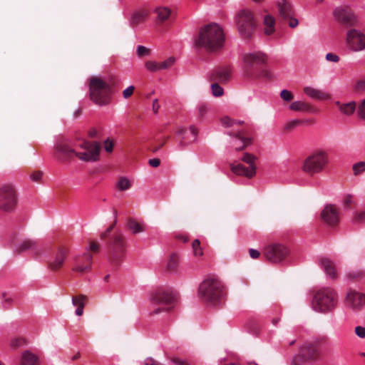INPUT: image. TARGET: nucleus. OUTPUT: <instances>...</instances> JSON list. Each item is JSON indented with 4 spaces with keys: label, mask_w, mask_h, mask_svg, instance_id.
<instances>
[{
    "label": "nucleus",
    "mask_w": 365,
    "mask_h": 365,
    "mask_svg": "<svg viewBox=\"0 0 365 365\" xmlns=\"http://www.w3.org/2000/svg\"><path fill=\"white\" fill-rule=\"evenodd\" d=\"M134 90H135L134 86H129L128 88H127L126 89H125L123 91V97L125 98H128L129 97H130L133 95Z\"/></svg>",
    "instance_id": "nucleus-55"
},
{
    "label": "nucleus",
    "mask_w": 365,
    "mask_h": 365,
    "mask_svg": "<svg viewBox=\"0 0 365 365\" xmlns=\"http://www.w3.org/2000/svg\"><path fill=\"white\" fill-rule=\"evenodd\" d=\"M89 250L94 253H98L100 250L99 243L95 241L91 242Z\"/></svg>",
    "instance_id": "nucleus-57"
},
{
    "label": "nucleus",
    "mask_w": 365,
    "mask_h": 365,
    "mask_svg": "<svg viewBox=\"0 0 365 365\" xmlns=\"http://www.w3.org/2000/svg\"><path fill=\"white\" fill-rule=\"evenodd\" d=\"M302 123V120H291L289 122H288L285 125H284V130L285 132H291L292 130H293L296 127H297L298 125H299L301 123Z\"/></svg>",
    "instance_id": "nucleus-42"
},
{
    "label": "nucleus",
    "mask_w": 365,
    "mask_h": 365,
    "mask_svg": "<svg viewBox=\"0 0 365 365\" xmlns=\"http://www.w3.org/2000/svg\"><path fill=\"white\" fill-rule=\"evenodd\" d=\"M220 83L217 82H212L211 85V90L212 93L215 97H220L223 95L224 90L223 88L219 85Z\"/></svg>",
    "instance_id": "nucleus-39"
},
{
    "label": "nucleus",
    "mask_w": 365,
    "mask_h": 365,
    "mask_svg": "<svg viewBox=\"0 0 365 365\" xmlns=\"http://www.w3.org/2000/svg\"><path fill=\"white\" fill-rule=\"evenodd\" d=\"M354 221L356 223H363L365 222V212H356L354 217Z\"/></svg>",
    "instance_id": "nucleus-50"
},
{
    "label": "nucleus",
    "mask_w": 365,
    "mask_h": 365,
    "mask_svg": "<svg viewBox=\"0 0 365 365\" xmlns=\"http://www.w3.org/2000/svg\"><path fill=\"white\" fill-rule=\"evenodd\" d=\"M36 356L29 351H25L22 354L21 365H36Z\"/></svg>",
    "instance_id": "nucleus-35"
},
{
    "label": "nucleus",
    "mask_w": 365,
    "mask_h": 365,
    "mask_svg": "<svg viewBox=\"0 0 365 365\" xmlns=\"http://www.w3.org/2000/svg\"><path fill=\"white\" fill-rule=\"evenodd\" d=\"M221 123L223 125L226 127H232L235 125V120L231 119L230 118L227 116H225L221 118Z\"/></svg>",
    "instance_id": "nucleus-51"
},
{
    "label": "nucleus",
    "mask_w": 365,
    "mask_h": 365,
    "mask_svg": "<svg viewBox=\"0 0 365 365\" xmlns=\"http://www.w3.org/2000/svg\"><path fill=\"white\" fill-rule=\"evenodd\" d=\"M126 227L133 234L135 235L145 231V225L133 218H128L126 222Z\"/></svg>",
    "instance_id": "nucleus-29"
},
{
    "label": "nucleus",
    "mask_w": 365,
    "mask_h": 365,
    "mask_svg": "<svg viewBox=\"0 0 365 365\" xmlns=\"http://www.w3.org/2000/svg\"><path fill=\"white\" fill-rule=\"evenodd\" d=\"M42 174L41 171H35L31 175V179L35 182H38L42 177Z\"/></svg>",
    "instance_id": "nucleus-60"
},
{
    "label": "nucleus",
    "mask_w": 365,
    "mask_h": 365,
    "mask_svg": "<svg viewBox=\"0 0 365 365\" xmlns=\"http://www.w3.org/2000/svg\"><path fill=\"white\" fill-rule=\"evenodd\" d=\"M145 68L151 72L160 71L159 63L158 62L148 61L145 63Z\"/></svg>",
    "instance_id": "nucleus-47"
},
{
    "label": "nucleus",
    "mask_w": 365,
    "mask_h": 365,
    "mask_svg": "<svg viewBox=\"0 0 365 365\" xmlns=\"http://www.w3.org/2000/svg\"><path fill=\"white\" fill-rule=\"evenodd\" d=\"M150 54V49L144 46H138L137 47V55L139 58L148 56Z\"/></svg>",
    "instance_id": "nucleus-45"
},
{
    "label": "nucleus",
    "mask_w": 365,
    "mask_h": 365,
    "mask_svg": "<svg viewBox=\"0 0 365 365\" xmlns=\"http://www.w3.org/2000/svg\"><path fill=\"white\" fill-rule=\"evenodd\" d=\"M152 299L154 303L160 306L153 312L154 314H158L162 311L168 312L174 307L176 295L170 290H159L155 292Z\"/></svg>",
    "instance_id": "nucleus-13"
},
{
    "label": "nucleus",
    "mask_w": 365,
    "mask_h": 365,
    "mask_svg": "<svg viewBox=\"0 0 365 365\" xmlns=\"http://www.w3.org/2000/svg\"><path fill=\"white\" fill-rule=\"evenodd\" d=\"M336 292L330 287L319 289L314 295L312 306L314 311L322 314L332 312L336 307Z\"/></svg>",
    "instance_id": "nucleus-6"
},
{
    "label": "nucleus",
    "mask_w": 365,
    "mask_h": 365,
    "mask_svg": "<svg viewBox=\"0 0 365 365\" xmlns=\"http://www.w3.org/2000/svg\"><path fill=\"white\" fill-rule=\"evenodd\" d=\"M334 104L337 106L339 110L346 115H351L356 109V103L354 101H351L346 103H342L340 101H335Z\"/></svg>",
    "instance_id": "nucleus-26"
},
{
    "label": "nucleus",
    "mask_w": 365,
    "mask_h": 365,
    "mask_svg": "<svg viewBox=\"0 0 365 365\" xmlns=\"http://www.w3.org/2000/svg\"><path fill=\"white\" fill-rule=\"evenodd\" d=\"M113 142L111 141L109 138L107 139L104 143V148L106 152L110 153L113 149Z\"/></svg>",
    "instance_id": "nucleus-56"
},
{
    "label": "nucleus",
    "mask_w": 365,
    "mask_h": 365,
    "mask_svg": "<svg viewBox=\"0 0 365 365\" xmlns=\"http://www.w3.org/2000/svg\"><path fill=\"white\" fill-rule=\"evenodd\" d=\"M68 252L69 250L66 246L63 245H58L53 250L50 259L48 261L49 269L55 272L60 270L63 266Z\"/></svg>",
    "instance_id": "nucleus-18"
},
{
    "label": "nucleus",
    "mask_w": 365,
    "mask_h": 365,
    "mask_svg": "<svg viewBox=\"0 0 365 365\" xmlns=\"http://www.w3.org/2000/svg\"><path fill=\"white\" fill-rule=\"evenodd\" d=\"M148 163L150 166L153 168H157L160 164V160L159 158L150 159Z\"/></svg>",
    "instance_id": "nucleus-64"
},
{
    "label": "nucleus",
    "mask_w": 365,
    "mask_h": 365,
    "mask_svg": "<svg viewBox=\"0 0 365 365\" xmlns=\"http://www.w3.org/2000/svg\"><path fill=\"white\" fill-rule=\"evenodd\" d=\"M128 247L126 237L117 232L110 235L107 242L109 260L112 264L118 266L123 260Z\"/></svg>",
    "instance_id": "nucleus-7"
},
{
    "label": "nucleus",
    "mask_w": 365,
    "mask_h": 365,
    "mask_svg": "<svg viewBox=\"0 0 365 365\" xmlns=\"http://www.w3.org/2000/svg\"><path fill=\"white\" fill-rule=\"evenodd\" d=\"M157 14L156 23L161 24L166 21L171 14V10L167 7H158L155 9Z\"/></svg>",
    "instance_id": "nucleus-32"
},
{
    "label": "nucleus",
    "mask_w": 365,
    "mask_h": 365,
    "mask_svg": "<svg viewBox=\"0 0 365 365\" xmlns=\"http://www.w3.org/2000/svg\"><path fill=\"white\" fill-rule=\"evenodd\" d=\"M193 254L195 257H200L203 255L202 250L200 247V242L198 240H193L192 243Z\"/></svg>",
    "instance_id": "nucleus-41"
},
{
    "label": "nucleus",
    "mask_w": 365,
    "mask_h": 365,
    "mask_svg": "<svg viewBox=\"0 0 365 365\" xmlns=\"http://www.w3.org/2000/svg\"><path fill=\"white\" fill-rule=\"evenodd\" d=\"M365 274L362 271H356L349 272L347 276L349 279H358L364 277Z\"/></svg>",
    "instance_id": "nucleus-49"
},
{
    "label": "nucleus",
    "mask_w": 365,
    "mask_h": 365,
    "mask_svg": "<svg viewBox=\"0 0 365 365\" xmlns=\"http://www.w3.org/2000/svg\"><path fill=\"white\" fill-rule=\"evenodd\" d=\"M144 365H163V364L158 362L154 359L149 357L145 359Z\"/></svg>",
    "instance_id": "nucleus-59"
},
{
    "label": "nucleus",
    "mask_w": 365,
    "mask_h": 365,
    "mask_svg": "<svg viewBox=\"0 0 365 365\" xmlns=\"http://www.w3.org/2000/svg\"><path fill=\"white\" fill-rule=\"evenodd\" d=\"M357 113L361 119L365 120V98L359 101L357 106Z\"/></svg>",
    "instance_id": "nucleus-44"
},
{
    "label": "nucleus",
    "mask_w": 365,
    "mask_h": 365,
    "mask_svg": "<svg viewBox=\"0 0 365 365\" xmlns=\"http://www.w3.org/2000/svg\"><path fill=\"white\" fill-rule=\"evenodd\" d=\"M320 352L317 343H306L300 349L299 353L294 356L291 365H304L319 359Z\"/></svg>",
    "instance_id": "nucleus-11"
},
{
    "label": "nucleus",
    "mask_w": 365,
    "mask_h": 365,
    "mask_svg": "<svg viewBox=\"0 0 365 365\" xmlns=\"http://www.w3.org/2000/svg\"><path fill=\"white\" fill-rule=\"evenodd\" d=\"M116 222L117 220L115 218L114 222L107 228V230L101 235V238L102 240L105 239L108 236V235L113 230L116 225Z\"/></svg>",
    "instance_id": "nucleus-53"
},
{
    "label": "nucleus",
    "mask_w": 365,
    "mask_h": 365,
    "mask_svg": "<svg viewBox=\"0 0 365 365\" xmlns=\"http://www.w3.org/2000/svg\"><path fill=\"white\" fill-rule=\"evenodd\" d=\"M175 59L173 57H169L164 61L159 63L160 70H165L170 68L175 63Z\"/></svg>",
    "instance_id": "nucleus-43"
},
{
    "label": "nucleus",
    "mask_w": 365,
    "mask_h": 365,
    "mask_svg": "<svg viewBox=\"0 0 365 365\" xmlns=\"http://www.w3.org/2000/svg\"><path fill=\"white\" fill-rule=\"evenodd\" d=\"M353 91L359 95H365V79H359L355 83Z\"/></svg>",
    "instance_id": "nucleus-37"
},
{
    "label": "nucleus",
    "mask_w": 365,
    "mask_h": 365,
    "mask_svg": "<svg viewBox=\"0 0 365 365\" xmlns=\"http://www.w3.org/2000/svg\"><path fill=\"white\" fill-rule=\"evenodd\" d=\"M289 253L284 245L273 243L266 246L262 252L264 257L269 262L277 264L283 262Z\"/></svg>",
    "instance_id": "nucleus-14"
},
{
    "label": "nucleus",
    "mask_w": 365,
    "mask_h": 365,
    "mask_svg": "<svg viewBox=\"0 0 365 365\" xmlns=\"http://www.w3.org/2000/svg\"><path fill=\"white\" fill-rule=\"evenodd\" d=\"M86 300L87 297L83 294H79L72 297V304L73 306L77 307L76 310V314L77 316H81L83 314Z\"/></svg>",
    "instance_id": "nucleus-28"
},
{
    "label": "nucleus",
    "mask_w": 365,
    "mask_h": 365,
    "mask_svg": "<svg viewBox=\"0 0 365 365\" xmlns=\"http://www.w3.org/2000/svg\"><path fill=\"white\" fill-rule=\"evenodd\" d=\"M81 147L86 151L83 153L76 152L71 147L68 140H59L55 146L54 155L63 163L71 160L75 156L83 161L97 160L101 150V145L98 143L86 141Z\"/></svg>",
    "instance_id": "nucleus-1"
},
{
    "label": "nucleus",
    "mask_w": 365,
    "mask_h": 365,
    "mask_svg": "<svg viewBox=\"0 0 365 365\" xmlns=\"http://www.w3.org/2000/svg\"><path fill=\"white\" fill-rule=\"evenodd\" d=\"M353 173L355 176L361 175L365 171V162H359L353 165Z\"/></svg>",
    "instance_id": "nucleus-38"
},
{
    "label": "nucleus",
    "mask_w": 365,
    "mask_h": 365,
    "mask_svg": "<svg viewBox=\"0 0 365 365\" xmlns=\"http://www.w3.org/2000/svg\"><path fill=\"white\" fill-rule=\"evenodd\" d=\"M335 20L344 28L349 29L359 25V21L349 7H337L333 11Z\"/></svg>",
    "instance_id": "nucleus-16"
},
{
    "label": "nucleus",
    "mask_w": 365,
    "mask_h": 365,
    "mask_svg": "<svg viewBox=\"0 0 365 365\" xmlns=\"http://www.w3.org/2000/svg\"><path fill=\"white\" fill-rule=\"evenodd\" d=\"M290 109L294 111L314 113L316 109L309 103L304 101H294L290 105Z\"/></svg>",
    "instance_id": "nucleus-27"
},
{
    "label": "nucleus",
    "mask_w": 365,
    "mask_h": 365,
    "mask_svg": "<svg viewBox=\"0 0 365 365\" xmlns=\"http://www.w3.org/2000/svg\"><path fill=\"white\" fill-rule=\"evenodd\" d=\"M169 137H165L163 138V140H162V142H160L159 144L158 145H154V144H150L148 150L150 151H151L152 153H155L156 152H158L167 142V140H168Z\"/></svg>",
    "instance_id": "nucleus-46"
},
{
    "label": "nucleus",
    "mask_w": 365,
    "mask_h": 365,
    "mask_svg": "<svg viewBox=\"0 0 365 365\" xmlns=\"http://www.w3.org/2000/svg\"><path fill=\"white\" fill-rule=\"evenodd\" d=\"M198 296L202 301L217 305L224 297L223 285L217 279L207 278L200 284Z\"/></svg>",
    "instance_id": "nucleus-5"
},
{
    "label": "nucleus",
    "mask_w": 365,
    "mask_h": 365,
    "mask_svg": "<svg viewBox=\"0 0 365 365\" xmlns=\"http://www.w3.org/2000/svg\"><path fill=\"white\" fill-rule=\"evenodd\" d=\"M90 97L96 104L106 105L110 101V86L102 78L92 77L90 79Z\"/></svg>",
    "instance_id": "nucleus-9"
},
{
    "label": "nucleus",
    "mask_w": 365,
    "mask_h": 365,
    "mask_svg": "<svg viewBox=\"0 0 365 365\" xmlns=\"http://www.w3.org/2000/svg\"><path fill=\"white\" fill-rule=\"evenodd\" d=\"M352 196L350 195H348L345 196L343 200V205L345 208H349L352 204Z\"/></svg>",
    "instance_id": "nucleus-58"
},
{
    "label": "nucleus",
    "mask_w": 365,
    "mask_h": 365,
    "mask_svg": "<svg viewBox=\"0 0 365 365\" xmlns=\"http://www.w3.org/2000/svg\"><path fill=\"white\" fill-rule=\"evenodd\" d=\"M275 3L277 6L279 18L287 22L290 28H296L299 21L294 17V11L291 4L287 0H275Z\"/></svg>",
    "instance_id": "nucleus-17"
},
{
    "label": "nucleus",
    "mask_w": 365,
    "mask_h": 365,
    "mask_svg": "<svg viewBox=\"0 0 365 365\" xmlns=\"http://www.w3.org/2000/svg\"><path fill=\"white\" fill-rule=\"evenodd\" d=\"M245 133L244 130L229 133V135L235 137V138H237L242 142V145L240 148H236V150H238V151L242 150L248 145H250L251 143L252 139L250 138L245 137Z\"/></svg>",
    "instance_id": "nucleus-30"
},
{
    "label": "nucleus",
    "mask_w": 365,
    "mask_h": 365,
    "mask_svg": "<svg viewBox=\"0 0 365 365\" xmlns=\"http://www.w3.org/2000/svg\"><path fill=\"white\" fill-rule=\"evenodd\" d=\"M321 266L327 276L331 279L337 278L338 274L336 265L333 261L329 258L321 259Z\"/></svg>",
    "instance_id": "nucleus-25"
},
{
    "label": "nucleus",
    "mask_w": 365,
    "mask_h": 365,
    "mask_svg": "<svg viewBox=\"0 0 365 365\" xmlns=\"http://www.w3.org/2000/svg\"><path fill=\"white\" fill-rule=\"evenodd\" d=\"M346 302L352 309H359L365 304V294L350 290L346 295Z\"/></svg>",
    "instance_id": "nucleus-22"
},
{
    "label": "nucleus",
    "mask_w": 365,
    "mask_h": 365,
    "mask_svg": "<svg viewBox=\"0 0 365 365\" xmlns=\"http://www.w3.org/2000/svg\"><path fill=\"white\" fill-rule=\"evenodd\" d=\"M207 107L205 105H200L199 107H198V115H199V117L200 118H202L207 113Z\"/></svg>",
    "instance_id": "nucleus-62"
},
{
    "label": "nucleus",
    "mask_w": 365,
    "mask_h": 365,
    "mask_svg": "<svg viewBox=\"0 0 365 365\" xmlns=\"http://www.w3.org/2000/svg\"><path fill=\"white\" fill-rule=\"evenodd\" d=\"M303 91L309 97L315 100L325 101L331 98L330 94L325 93L322 90L317 89L310 86L304 87L303 88Z\"/></svg>",
    "instance_id": "nucleus-24"
},
{
    "label": "nucleus",
    "mask_w": 365,
    "mask_h": 365,
    "mask_svg": "<svg viewBox=\"0 0 365 365\" xmlns=\"http://www.w3.org/2000/svg\"><path fill=\"white\" fill-rule=\"evenodd\" d=\"M18 203L17 192L11 185H4L0 187V210L12 212Z\"/></svg>",
    "instance_id": "nucleus-10"
},
{
    "label": "nucleus",
    "mask_w": 365,
    "mask_h": 365,
    "mask_svg": "<svg viewBox=\"0 0 365 365\" xmlns=\"http://www.w3.org/2000/svg\"><path fill=\"white\" fill-rule=\"evenodd\" d=\"M327 61L334 63H338L340 60L339 56L334 53H328L326 54Z\"/></svg>",
    "instance_id": "nucleus-52"
},
{
    "label": "nucleus",
    "mask_w": 365,
    "mask_h": 365,
    "mask_svg": "<svg viewBox=\"0 0 365 365\" xmlns=\"http://www.w3.org/2000/svg\"><path fill=\"white\" fill-rule=\"evenodd\" d=\"M249 254L250 257L254 259H258L260 256V252L255 249H250Z\"/></svg>",
    "instance_id": "nucleus-61"
},
{
    "label": "nucleus",
    "mask_w": 365,
    "mask_h": 365,
    "mask_svg": "<svg viewBox=\"0 0 365 365\" xmlns=\"http://www.w3.org/2000/svg\"><path fill=\"white\" fill-rule=\"evenodd\" d=\"M257 158L250 153H244L242 160L248 165V167L238 163L237 165L231 164L230 169L232 172L237 175H243L248 178H253L256 174L255 161Z\"/></svg>",
    "instance_id": "nucleus-15"
},
{
    "label": "nucleus",
    "mask_w": 365,
    "mask_h": 365,
    "mask_svg": "<svg viewBox=\"0 0 365 365\" xmlns=\"http://www.w3.org/2000/svg\"><path fill=\"white\" fill-rule=\"evenodd\" d=\"M355 334L360 338H365V327L357 326L354 329Z\"/></svg>",
    "instance_id": "nucleus-54"
},
{
    "label": "nucleus",
    "mask_w": 365,
    "mask_h": 365,
    "mask_svg": "<svg viewBox=\"0 0 365 365\" xmlns=\"http://www.w3.org/2000/svg\"><path fill=\"white\" fill-rule=\"evenodd\" d=\"M26 251H31L35 255H38L41 252V247L38 241L31 239H26L19 245L15 252L20 254Z\"/></svg>",
    "instance_id": "nucleus-23"
},
{
    "label": "nucleus",
    "mask_w": 365,
    "mask_h": 365,
    "mask_svg": "<svg viewBox=\"0 0 365 365\" xmlns=\"http://www.w3.org/2000/svg\"><path fill=\"white\" fill-rule=\"evenodd\" d=\"M231 68L229 66H221L214 69L209 76L211 82L225 83L231 78Z\"/></svg>",
    "instance_id": "nucleus-21"
},
{
    "label": "nucleus",
    "mask_w": 365,
    "mask_h": 365,
    "mask_svg": "<svg viewBox=\"0 0 365 365\" xmlns=\"http://www.w3.org/2000/svg\"><path fill=\"white\" fill-rule=\"evenodd\" d=\"M322 220L329 226H335L339 221V209L333 205H327L321 213Z\"/></svg>",
    "instance_id": "nucleus-20"
},
{
    "label": "nucleus",
    "mask_w": 365,
    "mask_h": 365,
    "mask_svg": "<svg viewBox=\"0 0 365 365\" xmlns=\"http://www.w3.org/2000/svg\"><path fill=\"white\" fill-rule=\"evenodd\" d=\"M329 164V153L322 148L313 150L303 161L302 170L309 176L323 172Z\"/></svg>",
    "instance_id": "nucleus-4"
},
{
    "label": "nucleus",
    "mask_w": 365,
    "mask_h": 365,
    "mask_svg": "<svg viewBox=\"0 0 365 365\" xmlns=\"http://www.w3.org/2000/svg\"><path fill=\"white\" fill-rule=\"evenodd\" d=\"M170 360L177 365H189L186 361L182 360L178 357H172Z\"/></svg>",
    "instance_id": "nucleus-63"
},
{
    "label": "nucleus",
    "mask_w": 365,
    "mask_h": 365,
    "mask_svg": "<svg viewBox=\"0 0 365 365\" xmlns=\"http://www.w3.org/2000/svg\"><path fill=\"white\" fill-rule=\"evenodd\" d=\"M237 31L242 38L248 39L254 34L257 23L254 13L247 9L239 11L235 16Z\"/></svg>",
    "instance_id": "nucleus-8"
},
{
    "label": "nucleus",
    "mask_w": 365,
    "mask_h": 365,
    "mask_svg": "<svg viewBox=\"0 0 365 365\" xmlns=\"http://www.w3.org/2000/svg\"><path fill=\"white\" fill-rule=\"evenodd\" d=\"M264 32L269 36L275 31V19L271 15H266L263 20Z\"/></svg>",
    "instance_id": "nucleus-31"
},
{
    "label": "nucleus",
    "mask_w": 365,
    "mask_h": 365,
    "mask_svg": "<svg viewBox=\"0 0 365 365\" xmlns=\"http://www.w3.org/2000/svg\"><path fill=\"white\" fill-rule=\"evenodd\" d=\"M280 97L285 101H290L293 99L294 96L288 90H282L280 93Z\"/></svg>",
    "instance_id": "nucleus-48"
},
{
    "label": "nucleus",
    "mask_w": 365,
    "mask_h": 365,
    "mask_svg": "<svg viewBox=\"0 0 365 365\" xmlns=\"http://www.w3.org/2000/svg\"><path fill=\"white\" fill-rule=\"evenodd\" d=\"M131 186L129 180L125 177H120L116 184L118 190L120 191H125L130 189Z\"/></svg>",
    "instance_id": "nucleus-36"
},
{
    "label": "nucleus",
    "mask_w": 365,
    "mask_h": 365,
    "mask_svg": "<svg viewBox=\"0 0 365 365\" xmlns=\"http://www.w3.org/2000/svg\"><path fill=\"white\" fill-rule=\"evenodd\" d=\"M26 341L24 338H14L11 340L10 345L12 349H16L24 345H26Z\"/></svg>",
    "instance_id": "nucleus-40"
},
{
    "label": "nucleus",
    "mask_w": 365,
    "mask_h": 365,
    "mask_svg": "<svg viewBox=\"0 0 365 365\" xmlns=\"http://www.w3.org/2000/svg\"><path fill=\"white\" fill-rule=\"evenodd\" d=\"M147 15L148 14L145 11H138L135 12L131 18V25L135 27L143 23L145 20Z\"/></svg>",
    "instance_id": "nucleus-34"
},
{
    "label": "nucleus",
    "mask_w": 365,
    "mask_h": 365,
    "mask_svg": "<svg viewBox=\"0 0 365 365\" xmlns=\"http://www.w3.org/2000/svg\"><path fill=\"white\" fill-rule=\"evenodd\" d=\"M345 41L347 48L353 52L365 50V32L359 28V25L347 29Z\"/></svg>",
    "instance_id": "nucleus-12"
},
{
    "label": "nucleus",
    "mask_w": 365,
    "mask_h": 365,
    "mask_svg": "<svg viewBox=\"0 0 365 365\" xmlns=\"http://www.w3.org/2000/svg\"><path fill=\"white\" fill-rule=\"evenodd\" d=\"M179 264V257L176 253H172L170 255L166 265V269L170 272H175Z\"/></svg>",
    "instance_id": "nucleus-33"
},
{
    "label": "nucleus",
    "mask_w": 365,
    "mask_h": 365,
    "mask_svg": "<svg viewBox=\"0 0 365 365\" xmlns=\"http://www.w3.org/2000/svg\"><path fill=\"white\" fill-rule=\"evenodd\" d=\"M93 255L88 252L84 253L82 256H76L74 258L72 270L78 274H86L91 271Z\"/></svg>",
    "instance_id": "nucleus-19"
},
{
    "label": "nucleus",
    "mask_w": 365,
    "mask_h": 365,
    "mask_svg": "<svg viewBox=\"0 0 365 365\" xmlns=\"http://www.w3.org/2000/svg\"><path fill=\"white\" fill-rule=\"evenodd\" d=\"M225 43V34L222 29L215 23L202 26L195 38V46L204 48L208 52L220 50Z\"/></svg>",
    "instance_id": "nucleus-3"
},
{
    "label": "nucleus",
    "mask_w": 365,
    "mask_h": 365,
    "mask_svg": "<svg viewBox=\"0 0 365 365\" xmlns=\"http://www.w3.org/2000/svg\"><path fill=\"white\" fill-rule=\"evenodd\" d=\"M267 56L262 51L246 53L243 56V75L250 80L263 78L270 81L273 78L272 73L266 68Z\"/></svg>",
    "instance_id": "nucleus-2"
}]
</instances>
